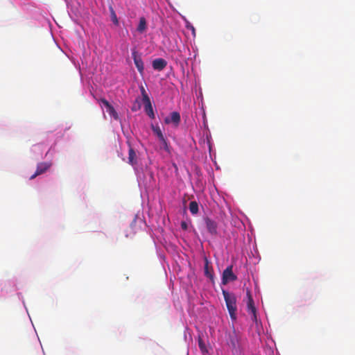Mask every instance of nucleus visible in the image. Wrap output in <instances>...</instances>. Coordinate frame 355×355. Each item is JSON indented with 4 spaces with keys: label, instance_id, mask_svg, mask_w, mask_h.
<instances>
[{
    "label": "nucleus",
    "instance_id": "nucleus-16",
    "mask_svg": "<svg viewBox=\"0 0 355 355\" xmlns=\"http://www.w3.org/2000/svg\"><path fill=\"white\" fill-rule=\"evenodd\" d=\"M110 17H111V19H112V22L115 25H118L119 21H118L115 11L114 10V9L112 7L110 8Z\"/></svg>",
    "mask_w": 355,
    "mask_h": 355
},
{
    "label": "nucleus",
    "instance_id": "nucleus-15",
    "mask_svg": "<svg viewBox=\"0 0 355 355\" xmlns=\"http://www.w3.org/2000/svg\"><path fill=\"white\" fill-rule=\"evenodd\" d=\"M145 111L150 119H155V114L153 112L152 105H148V106H145Z\"/></svg>",
    "mask_w": 355,
    "mask_h": 355
},
{
    "label": "nucleus",
    "instance_id": "nucleus-17",
    "mask_svg": "<svg viewBox=\"0 0 355 355\" xmlns=\"http://www.w3.org/2000/svg\"><path fill=\"white\" fill-rule=\"evenodd\" d=\"M159 141L162 144V147L164 148V149L166 152L169 153L170 152V150H169V146H168V142H167L166 139H165V137H164L162 139H160Z\"/></svg>",
    "mask_w": 355,
    "mask_h": 355
},
{
    "label": "nucleus",
    "instance_id": "nucleus-12",
    "mask_svg": "<svg viewBox=\"0 0 355 355\" xmlns=\"http://www.w3.org/2000/svg\"><path fill=\"white\" fill-rule=\"evenodd\" d=\"M146 29V19L142 17L139 19V25L137 26V31L142 33H144Z\"/></svg>",
    "mask_w": 355,
    "mask_h": 355
},
{
    "label": "nucleus",
    "instance_id": "nucleus-22",
    "mask_svg": "<svg viewBox=\"0 0 355 355\" xmlns=\"http://www.w3.org/2000/svg\"><path fill=\"white\" fill-rule=\"evenodd\" d=\"M140 89H141V93L142 97L144 96V95H147V93L143 86L141 87Z\"/></svg>",
    "mask_w": 355,
    "mask_h": 355
},
{
    "label": "nucleus",
    "instance_id": "nucleus-10",
    "mask_svg": "<svg viewBox=\"0 0 355 355\" xmlns=\"http://www.w3.org/2000/svg\"><path fill=\"white\" fill-rule=\"evenodd\" d=\"M128 163L132 166H135L137 164L136 153L131 147L128 150Z\"/></svg>",
    "mask_w": 355,
    "mask_h": 355
},
{
    "label": "nucleus",
    "instance_id": "nucleus-18",
    "mask_svg": "<svg viewBox=\"0 0 355 355\" xmlns=\"http://www.w3.org/2000/svg\"><path fill=\"white\" fill-rule=\"evenodd\" d=\"M198 345H199V347L200 349V350L202 352H207V349H206V346H205V344L203 343V341L202 340V339H200L198 340Z\"/></svg>",
    "mask_w": 355,
    "mask_h": 355
},
{
    "label": "nucleus",
    "instance_id": "nucleus-8",
    "mask_svg": "<svg viewBox=\"0 0 355 355\" xmlns=\"http://www.w3.org/2000/svg\"><path fill=\"white\" fill-rule=\"evenodd\" d=\"M204 272L205 275L214 282V270L212 266H209V262L207 257H205Z\"/></svg>",
    "mask_w": 355,
    "mask_h": 355
},
{
    "label": "nucleus",
    "instance_id": "nucleus-6",
    "mask_svg": "<svg viewBox=\"0 0 355 355\" xmlns=\"http://www.w3.org/2000/svg\"><path fill=\"white\" fill-rule=\"evenodd\" d=\"M204 220L209 233L212 235H216L218 228L216 222L208 217L205 218Z\"/></svg>",
    "mask_w": 355,
    "mask_h": 355
},
{
    "label": "nucleus",
    "instance_id": "nucleus-4",
    "mask_svg": "<svg viewBox=\"0 0 355 355\" xmlns=\"http://www.w3.org/2000/svg\"><path fill=\"white\" fill-rule=\"evenodd\" d=\"M51 166L50 162H40L37 166V169L33 175L30 177V180H33L37 176L44 173Z\"/></svg>",
    "mask_w": 355,
    "mask_h": 355
},
{
    "label": "nucleus",
    "instance_id": "nucleus-5",
    "mask_svg": "<svg viewBox=\"0 0 355 355\" xmlns=\"http://www.w3.org/2000/svg\"><path fill=\"white\" fill-rule=\"evenodd\" d=\"M132 57L134 60L135 64L138 71L141 74H142L144 73V66L141 56L138 55L137 52L135 50H133L132 52Z\"/></svg>",
    "mask_w": 355,
    "mask_h": 355
},
{
    "label": "nucleus",
    "instance_id": "nucleus-3",
    "mask_svg": "<svg viewBox=\"0 0 355 355\" xmlns=\"http://www.w3.org/2000/svg\"><path fill=\"white\" fill-rule=\"evenodd\" d=\"M233 266H230L226 268L223 272L222 284L225 285L230 282H234L237 279L236 275L233 272Z\"/></svg>",
    "mask_w": 355,
    "mask_h": 355
},
{
    "label": "nucleus",
    "instance_id": "nucleus-14",
    "mask_svg": "<svg viewBox=\"0 0 355 355\" xmlns=\"http://www.w3.org/2000/svg\"><path fill=\"white\" fill-rule=\"evenodd\" d=\"M106 110L108 112V114L112 117H113L114 119H116V120L119 119V115H118L116 111L115 110V109L114 108V107L112 105H111L107 109H106Z\"/></svg>",
    "mask_w": 355,
    "mask_h": 355
},
{
    "label": "nucleus",
    "instance_id": "nucleus-9",
    "mask_svg": "<svg viewBox=\"0 0 355 355\" xmlns=\"http://www.w3.org/2000/svg\"><path fill=\"white\" fill-rule=\"evenodd\" d=\"M167 65V62L163 58H157L153 61L152 66L155 70L162 71Z\"/></svg>",
    "mask_w": 355,
    "mask_h": 355
},
{
    "label": "nucleus",
    "instance_id": "nucleus-7",
    "mask_svg": "<svg viewBox=\"0 0 355 355\" xmlns=\"http://www.w3.org/2000/svg\"><path fill=\"white\" fill-rule=\"evenodd\" d=\"M180 114L178 112H173L171 114V117H166L164 119V122L166 124L173 123L175 126H178L180 122Z\"/></svg>",
    "mask_w": 355,
    "mask_h": 355
},
{
    "label": "nucleus",
    "instance_id": "nucleus-1",
    "mask_svg": "<svg viewBox=\"0 0 355 355\" xmlns=\"http://www.w3.org/2000/svg\"><path fill=\"white\" fill-rule=\"evenodd\" d=\"M225 304L230 313V316L232 320H235L236 319V297L232 293H230L225 290L222 291Z\"/></svg>",
    "mask_w": 355,
    "mask_h": 355
},
{
    "label": "nucleus",
    "instance_id": "nucleus-23",
    "mask_svg": "<svg viewBox=\"0 0 355 355\" xmlns=\"http://www.w3.org/2000/svg\"><path fill=\"white\" fill-rule=\"evenodd\" d=\"M191 30L193 31V33L195 34V28L193 26H191Z\"/></svg>",
    "mask_w": 355,
    "mask_h": 355
},
{
    "label": "nucleus",
    "instance_id": "nucleus-24",
    "mask_svg": "<svg viewBox=\"0 0 355 355\" xmlns=\"http://www.w3.org/2000/svg\"><path fill=\"white\" fill-rule=\"evenodd\" d=\"M136 223V219L135 218L132 221V223H131V226L132 225L133 223Z\"/></svg>",
    "mask_w": 355,
    "mask_h": 355
},
{
    "label": "nucleus",
    "instance_id": "nucleus-2",
    "mask_svg": "<svg viewBox=\"0 0 355 355\" xmlns=\"http://www.w3.org/2000/svg\"><path fill=\"white\" fill-rule=\"evenodd\" d=\"M246 297H247V311L248 313L251 315V319L254 322L257 321V309L254 306V302L252 298V296L251 295L250 291L247 290L246 292Z\"/></svg>",
    "mask_w": 355,
    "mask_h": 355
},
{
    "label": "nucleus",
    "instance_id": "nucleus-13",
    "mask_svg": "<svg viewBox=\"0 0 355 355\" xmlns=\"http://www.w3.org/2000/svg\"><path fill=\"white\" fill-rule=\"evenodd\" d=\"M189 211L192 214H196L198 212V204L196 201L190 202Z\"/></svg>",
    "mask_w": 355,
    "mask_h": 355
},
{
    "label": "nucleus",
    "instance_id": "nucleus-21",
    "mask_svg": "<svg viewBox=\"0 0 355 355\" xmlns=\"http://www.w3.org/2000/svg\"><path fill=\"white\" fill-rule=\"evenodd\" d=\"M181 227L182 230H186L188 228V225L185 221L181 222Z\"/></svg>",
    "mask_w": 355,
    "mask_h": 355
},
{
    "label": "nucleus",
    "instance_id": "nucleus-19",
    "mask_svg": "<svg viewBox=\"0 0 355 355\" xmlns=\"http://www.w3.org/2000/svg\"><path fill=\"white\" fill-rule=\"evenodd\" d=\"M143 102L145 104V106H148V105H151L150 100L149 96L147 95H144L143 96Z\"/></svg>",
    "mask_w": 355,
    "mask_h": 355
},
{
    "label": "nucleus",
    "instance_id": "nucleus-20",
    "mask_svg": "<svg viewBox=\"0 0 355 355\" xmlns=\"http://www.w3.org/2000/svg\"><path fill=\"white\" fill-rule=\"evenodd\" d=\"M101 102L103 103V105L105 107L106 109H107L109 107L112 105L105 98H101Z\"/></svg>",
    "mask_w": 355,
    "mask_h": 355
},
{
    "label": "nucleus",
    "instance_id": "nucleus-11",
    "mask_svg": "<svg viewBox=\"0 0 355 355\" xmlns=\"http://www.w3.org/2000/svg\"><path fill=\"white\" fill-rule=\"evenodd\" d=\"M151 129L159 140L164 137L159 125L152 124Z\"/></svg>",
    "mask_w": 355,
    "mask_h": 355
}]
</instances>
